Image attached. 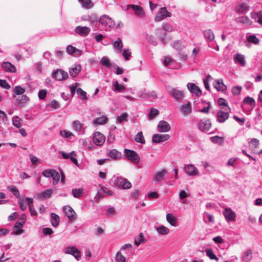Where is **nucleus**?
I'll list each match as a JSON object with an SVG mask.
<instances>
[{"label": "nucleus", "instance_id": "1", "mask_svg": "<svg viewBox=\"0 0 262 262\" xmlns=\"http://www.w3.org/2000/svg\"><path fill=\"white\" fill-rule=\"evenodd\" d=\"M124 154L128 160L133 163H138L140 161V158L138 154L133 150L125 149Z\"/></svg>", "mask_w": 262, "mask_h": 262}, {"label": "nucleus", "instance_id": "2", "mask_svg": "<svg viewBox=\"0 0 262 262\" xmlns=\"http://www.w3.org/2000/svg\"><path fill=\"white\" fill-rule=\"evenodd\" d=\"M114 184L119 188L126 189L132 187V184L127 180L123 178H117L114 181Z\"/></svg>", "mask_w": 262, "mask_h": 262}, {"label": "nucleus", "instance_id": "3", "mask_svg": "<svg viewBox=\"0 0 262 262\" xmlns=\"http://www.w3.org/2000/svg\"><path fill=\"white\" fill-rule=\"evenodd\" d=\"M63 210L66 215L69 219V221L72 222L77 219V214L74 210L69 205H66L63 207Z\"/></svg>", "mask_w": 262, "mask_h": 262}, {"label": "nucleus", "instance_id": "4", "mask_svg": "<svg viewBox=\"0 0 262 262\" xmlns=\"http://www.w3.org/2000/svg\"><path fill=\"white\" fill-rule=\"evenodd\" d=\"M167 91L168 93L177 100H180L184 97V94L183 91L177 90L175 88L168 86L167 88Z\"/></svg>", "mask_w": 262, "mask_h": 262}, {"label": "nucleus", "instance_id": "5", "mask_svg": "<svg viewBox=\"0 0 262 262\" xmlns=\"http://www.w3.org/2000/svg\"><path fill=\"white\" fill-rule=\"evenodd\" d=\"M53 77L59 81L64 80L68 78V74L64 71L58 69L53 72L52 73Z\"/></svg>", "mask_w": 262, "mask_h": 262}, {"label": "nucleus", "instance_id": "6", "mask_svg": "<svg viewBox=\"0 0 262 262\" xmlns=\"http://www.w3.org/2000/svg\"><path fill=\"white\" fill-rule=\"evenodd\" d=\"M99 23L105 27L110 28L115 26V23L111 18L106 15H102L99 20Z\"/></svg>", "mask_w": 262, "mask_h": 262}, {"label": "nucleus", "instance_id": "7", "mask_svg": "<svg viewBox=\"0 0 262 262\" xmlns=\"http://www.w3.org/2000/svg\"><path fill=\"white\" fill-rule=\"evenodd\" d=\"M170 16H171V13L167 11L165 7H162L156 15L155 19L157 21H160L167 17Z\"/></svg>", "mask_w": 262, "mask_h": 262}, {"label": "nucleus", "instance_id": "8", "mask_svg": "<svg viewBox=\"0 0 262 262\" xmlns=\"http://www.w3.org/2000/svg\"><path fill=\"white\" fill-rule=\"evenodd\" d=\"M105 140V136L100 132H96L93 136V142L97 145H102Z\"/></svg>", "mask_w": 262, "mask_h": 262}, {"label": "nucleus", "instance_id": "9", "mask_svg": "<svg viewBox=\"0 0 262 262\" xmlns=\"http://www.w3.org/2000/svg\"><path fill=\"white\" fill-rule=\"evenodd\" d=\"M91 31L90 28L81 26H77L75 29L76 33L81 36H87Z\"/></svg>", "mask_w": 262, "mask_h": 262}, {"label": "nucleus", "instance_id": "10", "mask_svg": "<svg viewBox=\"0 0 262 262\" xmlns=\"http://www.w3.org/2000/svg\"><path fill=\"white\" fill-rule=\"evenodd\" d=\"M65 253L66 254H69L73 255L77 260H79V258L81 256L80 251L78 250L75 246L67 247L66 249Z\"/></svg>", "mask_w": 262, "mask_h": 262}, {"label": "nucleus", "instance_id": "11", "mask_svg": "<svg viewBox=\"0 0 262 262\" xmlns=\"http://www.w3.org/2000/svg\"><path fill=\"white\" fill-rule=\"evenodd\" d=\"M140 97L144 99L152 98L156 99L158 97L157 94L154 91L143 90L140 92Z\"/></svg>", "mask_w": 262, "mask_h": 262}, {"label": "nucleus", "instance_id": "12", "mask_svg": "<svg viewBox=\"0 0 262 262\" xmlns=\"http://www.w3.org/2000/svg\"><path fill=\"white\" fill-rule=\"evenodd\" d=\"M131 8L134 10L135 14L139 17H143L145 16V12L143 9L138 5H129L127 6V8Z\"/></svg>", "mask_w": 262, "mask_h": 262}, {"label": "nucleus", "instance_id": "13", "mask_svg": "<svg viewBox=\"0 0 262 262\" xmlns=\"http://www.w3.org/2000/svg\"><path fill=\"white\" fill-rule=\"evenodd\" d=\"M169 135L167 134H155L152 136V142L155 143H159L167 140L169 138Z\"/></svg>", "mask_w": 262, "mask_h": 262}, {"label": "nucleus", "instance_id": "14", "mask_svg": "<svg viewBox=\"0 0 262 262\" xmlns=\"http://www.w3.org/2000/svg\"><path fill=\"white\" fill-rule=\"evenodd\" d=\"M184 170L189 176H195L199 173L198 169L192 164L185 165Z\"/></svg>", "mask_w": 262, "mask_h": 262}, {"label": "nucleus", "instance_id": "15", "mask_svg": "<svg viewBox=\"0 0 262 262\" xmlns=\"http://www.w3.org/2000/svg\"><path fill=\"white\" fill-rule=\"evenodd\" d=\"M67 52L74 56H79L82 54V51L72 45H69L66 49Z\"/></svg>", "mask_w": 262, "mask_h": 262}, {"label": "nucleus", "instance_id": "16", "mask_svg": "<svg viewBox=\"0 0 262 262\" xmlns=\"http://www.w3.org/2000/svg\"><path fill=\"white\" fill-rule=\"evenodd\" d=\"M3 69L7 72L15 73L16 72V67L9 62H4L2 63Z\"/></svg>", "mask_w": 262, "mask_h": 262}, {"label": "nucleus", "instance_id": "17", "mask_svg": "<svg viewBox=\"0 0 262 262\" xmlns=\"http://www.w3.org/2000/svg\"><path fill=\"white\" fill-rule=\"evenodd\" d=\"M181 113L184 115H189L191 112V105L190 102L186 104L182 105L180 107Z\"/></svg>", "mask_w": 262, "mask_h": 262}, {"label": "nucleus", "instance_id": "18", "mask_svg": "<svg viewBox=\"0 0 262 262\" xmlns=\"http://www.w3.org/2000/svg\"><path fill=\"white\" fill-rule=\"evenodd\" d=\"M167 171L166 169H162L161 171L156 172L153 178V180L156 182H159L163 180L164 177L167 173Z\"/></svg>", "mask_w": 262, "mask_h": 262}, {"label": "nucleus", "instance_id": "19", "mask_svg": "<svg viewBox=\"0 0 262 262\" xmlns=\"http://www.w3.org/2000/svg\"><path fill=\"white\" fill-rule=\"evenodd\" d=\"M200 128L203 132L208 131L211 126L210 121L208 119H205L201 121L199 124Z\"/></svg>", "mask_w": 262, "mask_h": 262}, {"label": "nucleus", "instance_id": "20", "mask_svg": "<svg viewBox=\"0 0 262 262\" xmlns=\"http://www.w3.org/2000/svg\"><path fill=\"white\" fill-rule=\"evenodd\" d=\"M158 126L159 128V131L161 132H167L171 129L169 123L163 120L159 122Z\"/></svg>", "mask_w": 262, "mask_h": 262}, {"label": "nucleus", "instance_id": "21", "mask_svg": "<svg viewBox=\"0 0 262 262\" xmlns=\"http://www.w3.org/2000/svg\"><path fill=\"white\" fill-rule=\"evenodd\" d=\"M227 111L225 112L223 111H219L217 114V120L220 123L224 122L229 117V114Z\"/></svg>", "mask_w": 262, "mask_h": 262}, {"label": "nucleus", "instance_id": "22", "mask_svg": "<svg viewBox=\"0 0 262 262\" xmlns=\"http://www.w3.org/2000/svg\"><path fill=\"white\" fill-rule=\"evenodd\" d=\"M187 88L191 93L195 94L197 96H200L202 94V91L200 89L193 83H188Z\"/></svg>", "mask_w": 262, "mask_h": 262}, {"label": "nucleus", "instance_id": "23", "mask_svg": "<svg viewBox=\"0 0 262 262\" xmlns=\"http://www.w3.org/2000/svg\"><path fill=\"white\" fill-rule=\"evenodd\" d=\"M24 224V223L20 221L16 222L13 228V233L16 235L21 234L24 230L21 229V228L23 227Z\"/></svg>", "mask_w": 262, "mask_h": 262}, {"label": "nucleus", "instance_id": "24", "mask_svg": "<svg viewBox=\"0 0 262 262\" xmlns=\"http://www.w3.org/2000/svg\"><path fill=\"white\" fill-rule=\"evenodd\" d=\"M214 86L218 91H224L227 89L222 79L215 80L214 83Z\"/></svg>", "mask_w": 262, "mask_h": 262}, {"label": "nucleus", "instance_id": "25", "mask_svg": "<svg viewBox=\"0 0 262 262\" xmlns=\"http://www.w3.org/2000/svg\"><path fill=\"white\" fill-rule=\"evenodd\" d=\"M26 201H27V203L29 206L31 215L33 216H37V213L34 207L33 199L31 198H26Z\"/></svg>", "mask_w": 262, "mask_h": 262}, {"label": "nucleus", "instance_id": "26", "mask_svg": "<svg viewBox=\"0 0 262 262\" xmlns=\"http://www.w3.org/2000/svg\"><path fill=\"white\" fill-rule=\"evenodd\" d=\"M225 218L229 221H234L235 218V213L230 208H226L224 212Z\"/></svg>", "mask_w": 262, "mask_h": 262}, {"label": "nucleus", "instance_id": "27", "mask_svg": "<svg viewBox=\"0 0 262 262\" xmlns=\"http://www.w3.org/2000/svg\"><path fill=\"white\" fill-rule=\"evenodd\" d=\"M107 155L113 160L119 159L121 156V153L115 149L110 150Z\"/></svg>", "mask_w": 262, "mask_h": 262}, {"label": "nucleus", "instance_id": "28", "mask_svg": "<svg viewBox=\"0 0 262 262\" xmlns=\"http://www.w3.org/2000/svg\"><path fill=\"white\" fill-rule=\"evenodd\" d=\"M51 223L53 226L56 227L58 226L60 221V217L57 214L52 213L51 214Z\"/></svg>", "mask_w": 262, "mask_h": 262}, {"label": "nucleus", "instance_id": "29", "mask_svg": "<svg viewBox=\"0 0 262 262\" xmlns=\"http://www.w3.org/2000/svg\"><path fill=\"white\" fill-rule=\"evenodd\" d=\"M238 23H242L245 25H250L252 21L246 16L238 17L236 19Z\"/></svg>", "mask_w": 262, "mask_h": 262}, {"label": "nucleus", "instance_id": "30", "mask_svg": "<svg viewBox=\"0 0 262 262\" xmlns=\"http://www.w3.org/2000/svg\"><path fill=\"white\" fill-rule=\"evenodd\" d=\"M204 35L205 38L210 41L213 40L214 39V34L210 29L205 30L204 32Z\"/></svg>", "mask_w": 262, "mask_h": 262}, {"label": "nucleus", "instance_id": "31", "mask_svg": "<svg viewBox=\"0 0 262 262\" xmlns=\"http://www.w3.org/2000/svg\"><path fill=\"white\" fill-rule=\"evenodd\" d=\"M81 71V66L80 65L76 66L75 67L71 68L69 73L72 77H76Z\"/></svg>", "mask_w": 262, "mask_h": 262}, {"label": "nucleus", "instance_id": "32", "mask_svg": "<svg viewBox=\"0 0 262 262\" xmlns=\"http://www.w3.org/2000/svg\"><path fill=\"white\" fill-rule=\"evenodd\" d=\"M83 191L84 190L82 188H80L78 189H73L72 192L74 198H80L83 195Z\"/></svg>", "mask_w": 262, "mask_h": 262}, {"label": "nucleus", "instance_id": "33", "mask_svg": "<svg viewBox=\"0 0 262 262\" xmlns=\"http://www.w3.org/2000/svg\"><path fill=\"white\" fill-rule=\"evenodd\" d=\"M218 104L220 106L222 107L223 108H224L225 111H231V108L228 105V104L227 103L225 99L222 98L219 99Z\"/></svg>", "mask_w": 262, "mask_h": 262}, {"label": "nucleus", "instance_id": "34", "mask_svg": "<svg viewBox=\"0 0 262 262\" xmlns=\"http://www.w3.org/2000/svg\"><path fill=\"white\" fill-rule=\"evenodd\" d=\"M252 258V250L251 249L247 250L245 253V255L243 257V260L245 262H249Z\"/></svg>", "mask_w": 262, "mask_h": 262}, {"label": "nucleus", "instance_id": "35", "mask_svg": "<svg viewBox=\"0 0 262 262\" xmlns=\"http://www.w3.org/2000/svg\"><path fill=\"white\" fill-rule=\"evenodd\" d=\"M249 9V6L245 4L242 3L236 7V10L238 13H243Z\"/></svg>", "mask_w": 262, "mask_h": 262}, {"label": "nucleus", "instance_id": "36", "mask_svg": "<svg viewBox=\"0 0 262 262\" xmlns=\"http://www.w3.org/2000/svg\"><path fill=\"white\" fill-rule=\"evenodd\" d=\"M12 122L13 125L17 128H20L22 126L23 120L18 116L13 117Z\"/></svg>", "mask_w": 262, "mask_h": 262}, {"label": "nucleus", "instance_id": "37", "mask_svg": "<svg viewBox=\"0 0 262 262\" xmlns=\"http://www.w3.org/2000/svg\"><path fill=\"white\" fill-rule=\"evenodd\" d=\"M166 220L167 222L173 226H176L177 223L176 218L170 213H168L166 215Z\"/></svg>", "mask_w": 262, "mask_h": 262}, {"label": "nucleus", "instance_id": "38", "mask_svg": "<svg viewBox=\"0 0 262 262\" xmlns=\"http://www.w3.org/2000/svg\"><path fill=\"white\" fill-rule=\"evenodd\" d=\"M107 118L106 116H102L95 119L94 120L93 123L95 124L102 125L105 123L107 121Z\"/></svg>", "mask_w": 262, "mask_h": 262}, {"label": "nucleus", "instance_id": "39", "mask_svg": "<svg viewBox=\"0 0 262 262\" xmlns=\"http://www.w3.org/2000/svg\"><path fill=\"white\" fill-rule=\"evenodd\" d=\"M79 3L86 9H91L93 7L91 0H78Z\"/></svg>", "mask_w": 262, "mask_h": 262}, {"label": "nucleus", "instance_id": "40", "mask_svg": "<svg viewBox=\"0 0 262 262\" xmlns=\"http://www.w3.org/2000/svg\"><path fill=\"white\" fill-rule=\"evenodd\" d=\"M135 140L141 144H145V140L142 132H139L135 137Z\"/></svg>", "mask_w": 262, "mask_h": 262}, {"label": "nucleus", "instance_id": "41", "mask_svg": "<svg viewBox=\"0 0 262 262\" xmlns=\"http://www.w3.org/2000/svg\"><path fill=\"white\" fill-rule=\"evenodd\" d=\"M251 17L253 19H257V22L262 25V12L260 11L258 13H252Z\"/></svg>", "mask_w": 262, "mask_h": 262}, {"label": "nucleus", "instance_id": "42", "mask_svg": "<svg viewBox=\"0 0 262 262\" xmlns=\"http://www.w3.org/2000/svg\"><path fill=\"white\" fill-rule=\"evenodd\" d=\"M52 193H53V191H52V189H47V190H46L43 191V192H42L39 194V197L41 199H48V198H50Z\"/></svg>", "mask_w": 262, "mask_h": 262}, {"label": "nucleus", "instance_id": "43", "mask_svg": "<svg viewBox=\"0 0 262 262\" xmlns=\"http://www.w3.org/2000/svg\"><path fill=\"white\" fill-rule=\"evenodd\" d=\"M236 61L240 64L242 66H244L246 64V61L244 55L237 54L235 57Z\"/></svg>", "mask_w": 262, "mask_h": 262}, {"label": "nucleus", "instance_id": "44", "mask_svg": "<svg viewBox=\"0 0 262 262\" xmlns=\"http://www.w3.org/2000/svg\"><path fill=\"white\" fill-rule=\"evenodd\" d=\"M259 145V140L256 139H252L249 142V147L253 150L258 147Z\"/></svg>", "mask_w": 262, "mask_h": 262}, {"label": "nucleus", "instance_id": "45", "mask_svg": "<svg viewBox=\"0 0 262 262\" xmlns=\"http://www.w3.org/2000/svg\"><path fill=\"white\" fill-rule=\"evenodd\" d=\"M145 242V240L142 233H141L139 234V237H136L135 238V244L137 246L140 245L141 243H144Z\"/></svg>", "mask_w": 262, "mask_h": 262}, {"label": "nucleus", "instance_id": "46", "mask_svg": "<svg viewBox=\"0 0 262 262\" xmlns=\"http://www.w3.org/2000/svg\"><path fill=\"white\" fill-rule=\"evenodd\" d=\"M115 259L116 262H126L125 257L120 251L116 253Z\"/></svg>", "mask_w": 262, "mask_h": 262}, {"label": "nucleus", "instance_id": "47", "mask_svg": "<svg viewBox=\"0 0 262 262\" xmlns=\"http://www.w3.org/2000/svg\"><path fill=\"white\" fill-rule=\"evenodd\" d=\"M206 255L208 257H209L211 259H214L216 261L219 260V258L216 256V255L213 253V250L212 249H208L206 250Z\"/></svg>", "mask_w": 262, "mask_h": 262}, {"label": "nucleus", "instance_id": "48", "mask_svg": "<svg viewBox=\"0 0 262 262\" xmlns=\"http://www.w3.org/2000/svg\"><path fill=\"white\" fill-rule=\"evenodd\" d=\"M114 46L116 49L121 51L123 48V43L121 38H118L114 42Z\"/></svg>", "mask_w": 262, "mask_h": 262}, {"label": "nucleus", "instance_id": "49", "mask_svg": "<svg viewBox=\"0 0 262 262\" xmlns=\"http://www.w3.org/2000/svg\"><path fill=\"white\" fill-rule=\"evenodd\" d=\"M101 64L102 66H105L107 68H111V63L110 62V59L106 57H103L102 58L101 61H100Z\"/></svg>", "mask_w": 262, "mask_h": 262}, {"label": "nucleus", "instance_id": "50", "mask_svg": "<svg viewBox=\"0 0 262 262\" xmlns=\"http://www.w3.org/2000/svg\"><path fill=\"white\" fill-rule=\"evenodd\" d=\"M157 231L162 235H166L169 233V230L164 226H161L157 228Z\"/></svg>", "mask_w": 262, "mask_h": 262}, {"label": "nucleus", "instance_id": "51", "mask_svg": "<svg viewBox=\"0 0 262 262\" xmlns=\"http://www.w3.org/2000/svg\"><path fill=\"white\" fill-rule=\"evenodd\" d=\"M211 140L213 143H218L220 145L222 144L224 142L223 138L217 136L211 137Z\"/></svg>", "mask_w": 262, "mask_h": 262}, {"label": "nucleus", "instance_id": "52", "mask_svg": "<svg viewBox=\"0 0 262 262\" xmlns=\"http://www.w3.org/2000/svg\"><path fill=\"white\" fill-rule=\"evenodd\" d=\"M159 114V111L155 108H152L150 110V113L148 115L150 119H154L157 116H158Z\"/></svg>", "mask_w": 262, "mask_h": 262}, {"label": "nucleus", "instance_id": "53", "mask_svg": "<svg viewBox=\"0 0 262 262\" xmlns=\"http://www.w3.org/2000/svg\"><path fill=\"white\" fill-rule=\"evenodd\" d=\"M244 103L245 104H249L252 106H254L255 104V102L254 100L252 98H250L249 97H247L245 98L243 100Z\"/></svg>", "mask_w": 262, "mask_h": 262}, {"label": "nucleus", "instance_id": "54", "mask_svg": "<svg viewBox=\"0 0 262 262\" xmlns=\"http://www.w3.org/2000/svg\"><path fill=\"white\" fill-rule=\"evenodd\" d=\"M52 177L53 180V185L57 184L58 183V182L59 181V179H60V176H59V174L58 173V172H57L56 170H55Z\"/></svg>", "mask_w": 262, "mask_h": 262}, {"label": "nucleus", "instance_id": "55", "mask_svg": "<svg viewBox=\"0 0 262 262\" xmlns=\"http://www.w3.org/2000/svg\"><path fill=\"white\" fill-rule=\"evenodd\" d=\"M73 126L76 131H80L82 127L81 123L79 121H74L73 122Z\"/></svg>", "mask_w": 262, "mask_h": 262}, {"label": "nucleus", "instance_id": "56", "mask_svg": "<svg viewBox=\"0 0 262 262\" xmlns=\"http://www.w3.org/2000/svg\"><path fill=\"white\" fill-rule=\"evenodd\" d=\"M248 40L249 42L254 43L255 45H257L259 42V40L255 35H250L248 37Z\"/></svg>", "mask_w": 262, "mask_h": 262}, {"label": "nucleus", "instance_id": "57", "mask_svg": "<svg viewBox=\"0 0 262 262\" xmlns=\"http://www.w3.org/2000/svg\"><path fill=\"white\" fill-rule=\"evenodd\" d=\"M55 170L52 169H49L45 170L42 172V175L46 177H48V178L52 177Z\"/></svg>", "mask_w": 262, "mask_h": 262}, {"label": "nucleus", "instance_id": "58", "mask_svg": "<svg viewBox=\"0 0 262 262\" xmlns=\"http://www.w3.org/2000/svg\"><path fill=\"white\" fill-rule=\"evenodd\" d=\"M9 189L17 198L19 197V192L16 187L13 186H9Z\"/></svg>", "mask_w": 262, "mask_h": 262}, {"label": "nucleus", "instance_id": "59", "mask_svg": "<svg viewBox=\"0 0 262 262\" xmlns=\"http://www.w3.org/2000/svg\"><path fill=\"white\" fill-rule=\"evenodd\" d=\"M114 86L115 88V90L118 92H121L125 89L123 85L120 84L117 81L115 82Z\"/></svg>", "mask_w": 262, "mask_h": 262}, {"label": "nucleus", "instance_id": "60", "mask_svg": "<svg viewBox=\"0 0 262 262\" xmlns=\"http://www.w3.org/2000/svg\"><path fill=\"white\" fill-rule=\"evenodd\" d=\"M77 93L79 94L81 97V98L84 100H87L88 98L86 97V93L82 90L81 88H78L77 89Z\"/></svg>", "mask_w": 262, "mask_h": 262}, {"label": "nucleus", "instance_id": "61", "mask_svg": "<svg viewBox=\"0 0 262 262\" xmlns=\"http://www.w3.org/2000/svg\"><path fill=\"white\" fill-rule=\"evenodd\" d=\"M122 55L125 60H128L131 55V52L129 51L128 49H125L123 51Z\"/></svg>", "mask_w": 262, "mask_h": 262}, {"label": "nucleus", "instance_id": "62", "mask_svg": "<svg viewBox=\"0 0 262 262\" xmlns=\"http://www.w3.org/2000/svg\"><path fill=\"white\" fill-rule=\"evenodd\" d=\"M14 91L15 93L18 95H21L25 92V90L19 86H15Z\"/></svg>", "mask_w": 262, "mask_h": 262}, {"label": "nucleus", "instance_id": "63", "mask_svg": "<svg viewBox=\"0 0 262 262\" xmlns=\"http://www.w3.org/2000/svg\"><path fill=\"white\" fill-rule=\"evenodd\" d=\"M128 114L126 113H123L121 115L119 116L118 118V121L119 123H121L123 121H127V118Z\"/></svg>", "mask_w": 262, "mask_h": 262}, {"label": "nucleus", "instance_id": "64", "mask_svg": "<svg viewBox=\"0 0 262 262\" xmlns=\"http://www.w3.org/2000/svg\"><path fill=\"white\" fill-rule=\"evenodd\" d=\"M0 86L7 90L10 89V85L5 80L0 79Z\"/></svg>", "mask_w": 262, "mask_h": 262}]
</instances>
